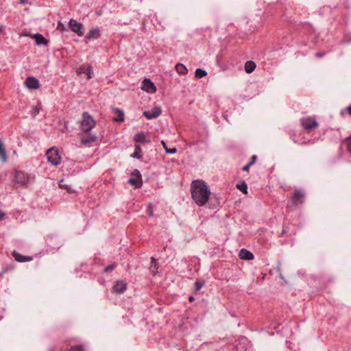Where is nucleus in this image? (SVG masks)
I'll return each mask as SVG.
<instances>
[{
    "label": "nucleus",
    "mask_w": 351,
    "mask_h": 351,
    "mask_svg": "<svg viewBox=\"0 0 351 351\" xmlns=\"http://www.w3.org/2000/svg\"><path fill=\"white\" fill-rule=\"evenodd\" d=\"M191 191L193 200L199 206H204L210 195V191L203 180L193 181L191 186Z\"/></svg>",
    "instance_id": "f257e3e1"
},
{
    "label": "nucleus",
    "mask_w": 351,
    "mask_h": 351,
    "mask_svg": "<svg viewBox=\"0 0 351 351\" xmlns=\"http://www.w3.org/2000/svg\"><path fill=\"white\" fill-rule=\"evenodd\" d=\"M94 119L86 112L82 114L80 128L84 132L80 136L82 143L85 146H89L92 143L96 141L97 137L95 134L90 133V131L95 125Z\"/></svg>",
    "instance_id": "f03ea898"
},
{
    "label": "nucleus",
    "mask_w": 351,
    "mask_h": 351,
    "mask_svg": "<svg viewBox=\"0 0 351 351\" xmlns=\"http://www.w3.org/2000/svg\"><path fill=\"white\" fill-rule=\"evenodd\" d=\"M34 176L24 171L14 170L12 173V182L16 187L27 186L29 183L34 182Z\"/></svg>",
    "instance_id": "7ed1b4c3"
},
{
    "label": "nucleus",
    "mask_w": 351,
    "mask_h": 351,
    "mask_svg": "<svg viewBox=\"0 0 351 351\" xmlns=\"http://www.w3.org/2000/svg\"><path fill=\"white\" fill-rule=\"evenodd\" d=\"M46 156L48 162L53 165L57 166L60 163L61 158L59 155L58 151L54 147L49 149L46 152Z\"/></svg>",
    "instance_id": "20e7f679"
},
{
    "label": "nucleus",
    "mask_w": 351,
    "mask_h": 351,
    "mask_svg": "<svg viewBox=\"0 0 351 351\" xmlns=\"http://www.w3.org/2000/svg\"><path fill=\"white\" fill-rule=\"evenodd\" d=\"M301 124L303 128L307 131L317 128L318 123L314 117H308L301 119Z\"/></svg>",
    "instance_id": "39448f33"
},
{
    "label": "nucleus",
    "mask_w": 351,
    "mask_h": 351,
    "mask_svg": "<svg viewBox=\"0 0 351 351\" xmlns=\"http://www.w3.org/2000/svg\"><path fill=\"white\" fill-rule=\"evenodd\" d=\"M69 27L73 32L76 33L80 36L84 34V28L82 24L77 22L76 20H70Z\"/></svg>",
    "instance_id": "423d86ee"
},
{
    "label": "nucleus",
    "mask_w": 351,
    "mask_h": 351,
    "mask_svg": "<svg viewBox=\"0 0 351 351\" xmlns=\"http://www.w3.org/2000/svg\"><path fill=\"white\" fill-rule=\"evenodd\" d=\"M162 113L161 108L155 106L154 108L143 112V115L148 119H152L158 117Z\"/></svg>",
    "instance_id": "0eeeda50"
},
{
    "label": "nucleus",
    "mask_w": 351,
    "mask_h": 351,
    "mask_svg": "<svg viewBox=\"0 0 351 351\" xmlns=\"http://www.w3.org/2000/svg\"><path fill=\"white\" fill-rule=\"evenodd\" d=\"M141 88L150 93H154L156 92V88L154 86V83L149 79H145L142 82Z\"/></svg>",
    "instance_id": "6e6552de"
},
{
    "label": "nucleus",
    "mask_w": 351,
    "mask_h": 351,
    "mask_svg": "<svg viewBox=\"0 0 351 351\" xmlns=\"http://www.w3.org/2000/svg\"><path fill=\"white\" fill-rule=\"evenodd\" d=\"M25 84L26 86L29 89H38L40 86L39 81L34 77H28L25 81Z\"/></svg>",
    "instance_id": "1a4fd4ad"
},
{
    "label": "nucleus",
    "mask_w": 351,
    "mask_h": 351,
    "mask_svg": "<svg viewBox=\"0 0 351 351\" xmlns=\"http://www.w3.org/2000/svg\"><path fill=\"white\" fill-rule=\"evenodd\" d=\"M304 194L301 190H295L293 196L292 202L295 206H297L303 202Z\"/></svg>",
    "instance_id": "9d476101"
},
{
    "label": "nucleus",
    "mask_w": 351,
    "mask_h": 351,
    "mask_svg": "<svg viewBox=\"0 0 351 351\" xmlns=\"http://www.w3.org/2000/svg\"><path fill=\"white\" fill-rule=\"evenodd\" d=\"M126 283L122 280L117 281L113 285V291L117 293L121 294L126 289Z\"/></svg>",
    "instance_id": "9b49d317"
},
{
    "label": "nucleus",
    "mask_w": 351,
    "mask_h": 351,
    "mask_svg": "<svg viewBox=\"0 0 351 351\" xmlns=\"http://www.w3.org/2000/svg\"><path fill=\"white\" fill-rule=\"evenodd\" d=\"M239 257L242 260L250 261L254 258V255L245 249H241L239 252Z\"/></svg>",
    "instance_id": "f8f14e48"
},
{
    "label": "nucleus",
    "mask_w": 351,
    "mask_h": 351,
    "mask_svg": "<svg viewBox=\"0 0 351 351\" xmlns=\"http://www.w3.org/2000/svg\"><path fill=\"white\" fill-rule=\"evenodd\" d=\"M12 256L16 261L20 263L27 262L32 260V257L23 256L16 252H13Z\"/></svg>",
    "instance_id": "ddd939ff"
},
{
    "label": "nucleus",
    "mask_w": 351,
    "mask_h": 351,
    "mask_svg": "<svg viewBox=\"0 0 351 351\" xmlns=\"http://www.w3.org/2000/svg\"><path fill=\"white\" fill-rule=\"evenodd\" d=\"M38 45H47L48 40L40 34H36L32 36Z\"/></svg>",
    "instance_id": "4468645a"
},
{
    "label": "nucleus",
    "mask_w": 351,
    "mask_h": 351,
    "mask_svg": "<svg viewBox=\"0 0 351 351\" xmlns=\"http://www.w3.org/2000/svg\"><path fill=\"white\" fill-rule=\"evenodd\" d=\"M114 117L112 118L114 121H123L124 120V113L122 110L114 108L113 110Z\"/></svg>",
    "instance_id": "2eb2a0df"
},
{
    "label": "nucleus",
    "mask_w": 351,
    "mask_h": 351,
    "mask_svg": "<svg viewBox=\"0 0 351 351\" xmlns=\"http://www.w3.org/2000/svg\"><path fill=\"white\" fill-rule=\"evenodd\" d=\"M100 36V30L98 28H95L89 31L86 35L88 39H97Z\"/></svg>",
    "instance_id": "dca6fc26"
},
{
    "label": "nucleus",
    "mask_w": 351,
    "mask_h": 351,
    "mask_svg": "<svg viewBox=\"0 0 351 351\" xmlns=\"http://www.w3.org/2000/svg\"><path fill=\"white\" fill-rule=\"evenodd\" d=\"M0 159L2 161V162H3V163L6 162L8 160L6 151L4 147V144L1 139H0Z\"/></svg>",
    "instance_id": "f3484780"
},
{
    "label": "nucleus",
    "mask_w": 351,
    "mask_h": 351,
    "mask_svg": "<svg viewBox=\"0 0 351 351\" xmlns=\"http://www.w3.org/2000/svg\"><path fill=\"white\" fill-rule=\"evenodd\" d=\"M256 68V64L252 60L246 62L245 64V71L247 73H252Z\"/></svg>",
    "instance_id": "a211bd4d"
},
{
    "label": "nucleus",
    "mask_w": 351,
    "mask_h": 351,
    "mask_svg": "<svg viewBox=\"0 0 351 351\" xmlns=\"http://www.w3.org/2000/svg\"><path fill=\"white\" fill-rule=\"evenodd\" d=\"M128 182L131 185L134 186L136 188L141 187L143 184L142 178H131L129 179Z\"/></svg>",
    "instance_id": "6ab92c4d"
},
{
    "label": "nucleus",
    "mask_w": 351,
    "mask_h": 351,
    "mask_svg": "<svg viewBox=\"0 0 351 351\" xmlns=\"http://www.w3.org/2000/svg\"><path fill=\"white\" fill-rule=\"evenodd\" d=\"M134 140L136 143L149 142V141L146 140L145 134L144 132H139L135 134V136H134Z\"/></svg>",
    "instance_id": "aec40b11"
},
{
    "label": "nucleus",
    "mask_w": 351,
    "mask_h": 351,
    "mask_svg": "<svg viewBox=\"0 0 351 351\" xmlns=\"http://www.w3.org/2000/svg\"><path fill=\"white\" fill-rule=\"evenodd\" d=\"M176 70L180 75H185L188 72L186 67L181 63L176 65Z\"/></svg>",
    "instance_id": "412c9836"
},
{
    "label": "nucleus",
    "mask_w": 351,
    "mask_h": 351,
    "mask_svg": "<svg viewBox=\"0 0 351 351\" xmlns=\"http://www.w3.org/2000/svg\"><path fill=\"white\" fill-rule=\"evenodd\" d=\"M80 71H81V72L86 73L88 75V79H90L93 77V69L91 66H82L80 67Z\"/></svg>",
    "instance_id": "4be33fe9"
},
{
    "label": "nucleus",
    "mask_w": 351,
    "mask_h": 351,
    "mask_svg": "<svg viewBox=\"0 0 351 351\" xmlns=\"http://www.w3.org/2000/svg\"><path fill=\"white\" fill-rule=\"evenodd\" d=\"M158 267H157V263H156V261L154 258H151V267H150V271H152V273L155 275L157 274L158 271Z\"/></svg>",
    "instance_id": "5701e85b"
},
{
    "label": "nucleus",
    "mask_w": 351,
    "mask_h": 351,
    "mask_svg": "<svg viewBox=\"0 0 351 351\" xmlns=\"http://www.w3.org/2000/svg\"><path fill=\"white\" fill-rule=\"evenodd\" d=\"M237 188L242 191L244 194L247 193V186L245 182H241L237 184Z\"/></svg>",
    "instance_id": "b1692460"
},
{
    "label": "nucleus",
    "mask_w": 351,
    "mask_h": 351,
    "mask_svg": "<svg viewBox=\"0 0 351 351\" xmlns=\"http://www.w3.org/2000/svg\"><path fill=\"white\" fill-rule=\"evenodd\" d=\"M207 75V72L205 70L197 69L195 73V77L197 79L205 77Z\"/></svg>",
    "instance_id": "393cba45"
},
{
    "label": "nucleus",
    "mask_w": 351,
    "mask_h": 351,
    "mask_svg": "<svg viewBox=\"0 0 351 351\" xmlns=\"http://www.w3.org/2000/svg\"><path fill=\"white\" fill-rule=\"evenodd\" d=\"M141 147L139 145H136L135 147V151L132 154V156L133 158H141Z\"/></svg>",
    "instance_id": "a878e982"
},
{
    "label": "nucleus",
    "mask_w": 351,
    "mask_h": 351,
    "mask_svg": "<svg viewBox=\"0 0 351 351\" xmlns=\"http://www.w3.org/2000/svg\"><path fill=\"white\" fill-rule=\"evenodd\" d=\"M204 284V281H196L194 284L195 291L197 292L201 289V288L203 287Z\"/></svg>",
    "instance_id": "bb28decb"
},
{
    "label": "nucleus",
    "mask_w": 351,
    "mask_h": 351,
    "mask_svg": "<svg viewBox=\"0 0 351 351\" xmlns=\"http://www.w3.org/2000/svg\"><path fill=\"white\" fill-rule=\"evenodd\" d=\"M117 267V265L115 263H112L110 265H109L108 266H107L106 267H105L103 270V272L104 273H108L109 271H111L112 270H114Z\"/></svg>",
    "instance_id": "cd10ccee"
},
{
    "label": "nucleus",
    "mask_w": 351,
    "mask_h": 351,
    "mask_svg": "<svg viewBox=\"0 0 351 351\" xmlns=\"http://www.w3.org/2000/svg\"><path fill=\"white\" fill-rule=\"evenodd\" d=\"M41 109V104L40 103H38L37 105L34 107L32 110V115L35 117L36 114H38Z\"/></svg>",
    "instance_id": "c85d7f7f"
},
{
    "label": "nucleus",
    "mask_w": 351,
    "mask_h": 351,
    "mask_svg": "<svg viewBox=\"0 0 351 351\" xmlns=\"http://www.w3.org/2000/svg\"><path fill=\"white\" fill-rule=\"evenodd\" d=\"M59 185H60V188L66 189L69 193H71L72 192V190H71V187L69 186L63 184V180H60Z\"/></svg>",
    "instance_id": "c756f323"
},
{
    "label": "nucleus",
    "mask_w": 351,
    "mask_h": 351,
    "mask_svg": "<svg viewBox=\"0 0 351 351\" xmlns=\"http://www.w3.org/2000/svg\"><path fill=\"white\" fill-rule=\"evenodd\" d=\"M147 212H148V215L149 217H152L154 215L153 207H152V204L151 203H149L147 206Z\"/></svg>",
    "instance_id": "7c9ffc66"
},
{
    "label": "nucleus",
    "mask_w": 351,
    "mask_h": 351,
    "mask_svg": "<svg viewBox=\"0 0 351 351\" xmlns=\"http://www.w3.org/2000/svg\"><path fill=\"white\" fill-rule=\"evenodd\" d=\"M69 351H84V349L82 346H73L71 347Z\"/></svg>",
    "instance_id": "2f4dec72"
},
{
    "label": "nucleus",
    "mask_w": 351,
    "mask_h": 351,
    "mask_svg": "<svg viewBox=\"0 0 351 351\" xmlns=\"http://www.w3.org/2000/svg\"><path fill=\"white\" fill-rule=\"evenodd\" d=\"M346 143L347 145V148L348 151L351 153V137L348 138L346 141Z\"/></svg>",
    "instance_id": "473e14b6"
},
{
    "label": "nucleus",
    "mask_w": 351,
    "mask_h": 351,
    "mask_svg": "<svg viewBox=\"0 0 351 351\" xmlns=\"http://www.w3.org/2000/svg\"><path fill=\"white\" fill-rule=\"evenodd\" d=\"M132 176H134V178H142L140 171L137 169H135L134 171V172L132 173Z\"/></svg>",
    "instance_id": "72a5a7b5"
},
{
    "label": "nucleus",
    "mask_w": 351,
    "mask_h": 351,
    "mask_svg": "<svg viewBox=\"0 0 351 351\" xmlns=\"http://www.w3.org/2000/svg\"><path fill=\"white\" fill-rule=\"evenodd\" d=\"M58 29L65 30L66 29L65 25L63 23L59 22L58 24Z\"/></svg>",
    "instance_id": "f704fd0d"
},
{
    "label": "nucleus",
    "mask_w": 351,
    "mask_h": 351,
    "mask_svg": "<svg viewBox=\"0 0 351 351\" xmlns=\"http://www.w3.org/2000/svg\"><path fill=\"white\" fill-rule=\"evenodd\" d=\"M177 152L176 148L166 149V152L168 154H175Z\"/></svg>",
    "instance_id": "c9c22d12"
},
{
    "label": "nucleus",
    "mask_w": 351,
    "mask_h": 351,
    "mask_svg": "<svg viewBox=\"0 0 351 351\" xmlns=\"http://www.w3.org/2000/svg\"><path fill=\"white\" fill-rule=\"evenodd\" d=\"M256 155H253L252 156V158H251V161L249 162L250 164H251V165H252L254 163H255L256 160Z\"/></svg>",
    "instance_id": "e433bc0d"
},
{
    "label": "nucleus",
    "mask_w": 351,
    "mask_h": 351,
    "mask_svg": "<svg viewBox=\"0 0 351 351\" xmlns=\"http://www.w3.org/2000/svg\"><path fill=\"white\" fill-rule=\"evenodd\" d=\"M251 164L248 163L247 165H245L243 167V171H249V169L250 167H251Z\"/></svg>",
    "instance_id": "4c0bfd02"
},
{
    "label": "nucleus",
    "mask_w": 351,
    "mask_h": 351,
    "mask_svg": "<svg viewBox=\"0 0 351 351\" xmlns=\"http://www.w3.org/2000/svg\"><path fill=\"white\" fill-rule=\"evenodd\" d=\"M5 213L0 210V221L3 220L5 219Z\"/></svg>",
    "instance_id": "58836bf2"
},
{
    "label": "nucleus",
    "mask_w": 351,
    "mask_h": 351,
    "mask_svg": "<svg viewBox=\"0 0 351 351\" xmlns=\"http://www.w3.org/2000/svg\"><path fill=\"white\" fill-rule=\"evenodd\" d=\"M324 55H325V53H323V52H318V53H317L315 54V56H316L317 58H320L324 57Z\"/></svg>",
    "instance_id": "ea45409f"
},
{
    "label": "nucleus",
    "mask_w": 351,
    "mask_h": 351,
    "mask_svg": "<svg viewBox=\"0 0 351 351\" xmlns=\"http://www.w3.org/2000/svg\"><path fill=\"white\" fill-rule=\"evenodd\" d=\"M345 110L351 116V106L348 107Z\"/></svg>",
    "instance_id": "a19ab883"
},
{
    "label": "nucleus",
    "mask_w": 351,
    "mask_h": 351,
    "mask_svg": "<svg viewBox=\"0 0 351 351\" xmlns=\"http://www.w3.org/2000/svg\"><path fill=\"white\" fill-rule=\"evenodd\" d=\"M161 143H162V146H163V147H164V149H165V150H166V149H168V148L167 147L166 143H165V142L164 141H162Z\"/></svg>",
    "instance_id": "79ce46f5"
},
{
    "label": "nucleus",
    "mask_w": 351,
    "mask_h": 351,
    "mask_svg": "<svg viewBox=\"0 0 351 351\" xmlns=\"http://www.w3.org/2000/svg\"><path fill=\"white\" fill-rule=\"evenodd\" d=\"M3 27L1 25H0V33H3Z\"/></svg>",
    "instance_id": "37998d69"
},
{
    "label": "nucleus",
    "mask_w": 351,
    "mask_h": 351,
    "mask_svg": "<svg viewBox=\"0 0 351 351\" xmlns=\"http://www.w3.org/2000/svg\"><path fill=\"white\" fill-rule=\"evenodd\" d=\"M194 300V298L193 296L189 297V301L193 302Z\"/></svg>",
    "instance_id": "c03bdc74"
},
{
    "label": "nucleus",
    "mask_w": 351,
    "mask_h": 351,
    "mask_svg": "<svg viewBox=\"0 0 351 351\" xmlns=\"http://www.w3.org/2000/svg\"><path fill=\"white\" fill-rule=\"evenodd\" d=\"M302 145H306V144H307V142H304V143H302Z\"/></svg>",
    "instance_id": "a18cd8bd"
},
{
    "label": "nucleus",
    "mask_w": 351,
    "mask_h": 351,
    "mask_svg": "<svg viewBox=\"0 0 351 351\" xmlns=\"http://www.w3.org/2000/svg\"><path fill=\"white\" fill-rule=\"evenodd\" d=\"M23 3L25 2L27 0H21Z\"/></svg>",
    "instance_id": "49530a36"
}]
</instances>
